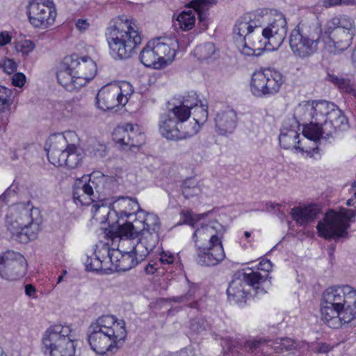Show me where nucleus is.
Instances as JSON below:
<instances>
[{
	"instance_id": "nucleus-35",
	"label": "nucleus",
	"mask_w": 356,
	"mask_h": 356,
	"mask_svg": "<svg viewBox=\"0 0 356 356\" xmlns=\"http://www.w3.org/2000/svg\"><path fill=\"white\" fill-rule=\"evenodd\" d=\"M140 60L145 66L156 69L163 67L158 55L156 54L155 46L152 40L143 48L140 54Z\"/></svg>"
},
{
	"instance_id": "nucleus-3",
	"label": "nucleus",
	"mask_w": 356,
	"mask_h": 356,
	"mask_svg": "<svg viewBox=\"0 0 356 356\" xmlns=\"http://www.w3.org/2000/svg\"><path fill=\"white\" fill-rule=\"evenodd\" d=\"M126 337L124 321L111 315L100 316L92 322L88 334L91 349L99 355L115 353L124 344Z\"/></svg>"
},
{
	"instance_id": "nucleus-42",
	"label": "nucleus",
	"mask_w": 356,
	"mask_h": 356,
	"mask_svg": "<svg viewBox=\"0 0 356 356\" xmlns=\"http://www.w3.org/2000/svg\"><path fill=\"white\" fill-rule=\"evenodd\" d=\"M266 277V274L262 275L259 272L252 271L249 273H244L241 278L244 281V284L246 286H252L256 289H258L259 287L257 285L264 282Z\"/></svg>"
},
{
	"instance_id": "nucleus-31",
	"label": "nucleus",
	"mask_w": 356,
	"mask_h": 356,
	"mask_svg": "<svg viewBox=\"0 0 356 356\" xmlns=\"http://www.w3.org/2000/svg\"><path fill=\"white\" fill-rule=\"evenodd\" d=\"M215 122L217 131L220 134H231L236 127V113L232 109L219 112L216 115Z\"/></svg>"
},
{
	"instance_id": "nucleus-27",
	"label": "nucleus",
	"mask_w": 356,
	"mask_h": 356,
	"mask_svg": "<svg viewBox=\"0 0 356 356\" xmlns=\"http://www.w3.org/2000/svg\"><path fill=\"white\" fill-rule=\"evenodd\" d=\"M67 56L65 57L62 63L59 65L57 71L58 82L69 91L78 90L81 88L76 83V78Z\"/></svg>"
},
{
	"instance_id": "nucleus-10",
	"label": "nucleus",
	"mask_w": 356,
	"mask_h": 356,
	"mask_svg": "<svg viewBox=\"0 0 356 356\" xmlns=\"http://www.w3.org/2000/svg\"><path fill=\"white\" fill-rule=\"evenodd\" d=\"M133 89L128 82L120 85L111 84L102 87L96 97L97 107L104 111H110L118 106H124L132 94Z\"/></svg>"
},
{
	"instance_id": "nucleus-50",
	"label": "nucleus",
	"mask_w": 356,
	"mask_h": 356,
	"mask_svg": "<svg viewBox=\"0 0 356 356\" xmlns=\"http://www.w3.org/2000/svg\"><path fill=\"white\" fill-rule=\"evenodd\" d=\"M276 343L282 346V352L292 350L296 348V343L289 338L277 339Z\"/></svg>"
},
{
	"instance_id": "nucleus-52",
	"label": "nucleus",
	"mask_w": 356,
	"mask_h": 356,
	"mask_svg": "<svg viewBox=\"0 0 356 356\" xmlns=\"http://www.w3.org/2000/svg\"><path fill=\"white\" fill-rule=\"evenodd\" d=\"M325 7H331L339 5H355L356 0H324Z\"/></svg>"
},
{
	"instance_id": "nucleus-19",
	"label": "nucleus",
	"mask_w": 356,
	"mask_h": 356,
	"mask_svg": "<svg viewBox=\"0 0 356 356\" xmlns=\"http://www.w3.org/2000/svg\"><path fill=\"white\" fill-rule=\"evenodd\" d=\"M225 232V227L217 221H211L208 224L202 225L193 234L195 246L200 248L222 243Z\"/></svg>"
},
{
	"instance_id": "nucleus-58",
	"label": "nucleus",
	"mask_w": 356,
	"mask_h": 356,
	"mask_svg": "<svg viewBox=\"0 0 356 356\" xmlns=\"http://www.w3.org/2000/svg\"><path fill=\"white\" fill-rule=\"evenodd\" d=\"M159 268V264L156 262L149 263L145 268L147 274L153 275Z\"/></svg>"
},
{
	"instance_id": "nucleus-37",
	"label": "nucleus",
	"mask_w": 356,
	"mask_h": 356,
	"mask_svg": "<svg viewBox=\"0 0 356 356\" xmlns=\"http://www.w3.org/2000/svg\"><path fill=\"white\" fill-rule=\"evenodd\" d=\"M208 107L207 105L201 102L198 106L193 109V117L186 120L187 126L191 125L193 123L195 127V135L199 131L201 124H203L208 118Z\"/></svg>"
},
{
	"instance_id": "nucleus-14",
	"label": "nucleus",
	"mask_w": 356,
	"mask_h": 356,
	"mask_svg": "<svg viewBox=\"0 0 356 356\" xmlns=\"http://www.w3.org/2000/svg\"><path fill=\"white\" fill-rule=\"evenodd\" d=\"M28 15L34 27L47 29L54 24L57 11L53 0H31Z\"/></svg>"
},
{
	"instance_id": "nucleus-63",
	"label": "nucleus",
	"mask_w": 356,
	"mask_h": 356,
	"mask_svg": "<svg viewBox=\"0 0 356 356\" xmlns=\"http://www.w3.org/2000/svg\"><path fill=\"white\" fill-rule=\"evenodd\" d=\"M234 341H229V339H225L223 340V342L222 343V347L227 348V350L230 351L232 349V347L234 346L233 345Z\"/></svg>"
},
{
	"instance_id": "nucleus-20",
	"label": "nucleus",
	"mask_w": 356,
	"mask_h": 356,
	"mask_svg": "<svg viewBox=\"0 0 356 356\" xmlns=\"http://www.w3.org/2000/svg\"><path fill=\"white\" fill-rule=\"evenodd\" d=\"M74 73L76 78V84L84 86L94 79L97 74V65L88 56H79L76 54L68 56Z\"/></svg>"
},
{
	"instance_id": "nucleus-7",
	"label": "nucleus",
	"mask_w": 356,
	"mask_h": 356,
	"mask_svg": "<svg viewBox=\"0 0 356 356\" xmlns=\"http://www.w3.org/2000/svg\"><path fill=\"white\" fill-rule=\"evenodd\" d=\"M264 17L257 13H248L239 17L233 28L234 39L239 51L245 56H256L262 42L258 35L261 33Z\"/></svg>"
},
{
	"instance_id": "nucleus-29",
	"label": "nucleus",
	"mask_w": 356,
	"mask_h": 356,
	"mask_svg": "<svg viewBox=\"0 0 356 356\" xmlns=\"http://www.w3.org/2000/svg\"><path fill=\"white\" fill-rule=\"evenodd\" d=\"M309 124L304 126L302 130L303 138L302 139H307L309 147L315 146V148L311 149V154H307L309 156H313L314 154L318 152V142L320 138L324 135L325 136V124L312 122L308 120Z\"/></svg>"
},
{
	"instance_id": "nucleus-16",
	"label": "nucleus",
	"mask_w": 356,
	"mask_h": 356,
	"mask_svg": "<svg viewBox=\"0 0 356 356\" xmlns=\"http://www.w3.org/2000/svg\"><path fill=\"white\" fill-rule=\"evenodd\" d=\"M158 243L159 234L145 231L136 238L122 240L121 248L130 246L129 250L140 263L155 248Z\"/></svg>"
},
{
	"instance_id": "nucleus-57",
	"label": "nucleus",
	"mask_w": 356,
	"mask_h": 356,
	"mask_svg": "<svg viewBox=\"0 0 356 356\" xmlns=\"http://www.w3.org/2000/svg\"><path fill=\"white\" fill-rule=\"evenodd\" d=\"M183 216L184 222L186 224H190L194 227L195 216L191 211H183L181 213Z\"/></svg>"
},
{
	"instance_id": "nucleus-53",
	"label": "nucleus",
	"mask_w": 356,
	"mask_h": 356,
	"mask_svg": "<svg viewBox=\"0 0 356 356\" xmlns=\"http://www.w3.org/2000/svg\"><path fill=\"white\" fill-rule=\"evenodd\" d=\"M26 81V77L22 73H16L13 75L12 83L15 86L22 87Z\"/></svg>"
},
{
	"instance_id": "nucleus-32",
	"label": "nucleus",
	"mask_w": 356,
	"mask_h": 356,
	"mask_svg": "<svg viewBox=\"0 0 356 356\" xmlns=\"http://www.w3.org/2000/svg\"><path fill=\"white\" fill-rule=\"evenodd\" d=\"M135 228L139 229L140 234L145 231H149L150 233L158 232L160 229V222L158 216L152 213H145L141 209L136 217Z\"/></svg>"
},
{
	"instance_id": "nucleus-17",
	"label": "nucleus",
	"mask_w": 356,
	"mask_h": 356,
	"mask_svg": "<svg viewBox=\"0 0 356 356\" xmlns=\"http://www.w3.org/2000/svg\"><path fill=\"white\" fill-rule=\"evenodd\" d=\"M210 4V0H193L191 1L189 6L190 8H193V10L183 11L177 16V21L180 29L184 31L192 29L195 26L196 13L198 15L199 22L207 27V10L209 9Z\"/></svg>"
},
{
	"instance_id": "nucleus-18",
	"label": "nucleus",
	"mask_w": 356,
	"mask_h": 356,
	"mask_svg": "<svg viewBox=\"0 0 356 356\" xmlns=\"http://www.w3.org/2000/svg\"><path fill=\"white\" fill-rule=\"evenodd\" d=\"M76 138L77 135L72 131L51 135L48 139L46 147L49 162L54 165L59 163L63 154Z\"/></svg>"
},
{
	"instance_id": "nucleus-21",
	"label": "nucleus",
	"mask_w": 356,
	"mask_h": 356,
	"mask_svg": "<svg viewBox=\"0 0 356 356\" xmlns=\"http://www.w3.org/2000/svg\"><path fill=\"white\" fill-rule=\"evenodd\" d=\"M111 207V213L114 214L117 224H120V220L135 219L141 211L137 200L128 196L114 197Z\"/></svg>"
},
{
	"instance_id": "nucleus-9",
	"label": "nucleus",
	"mask_w": 356,
	"mask_h": 356,
	"mask_svg": "<svg viewBox=\"0 0 356 356\" xmlns=\"http://www.w3.org/2000/svg\"><path fill=\"white\" fill-rule=\"evenodd\" d=\"M356 216V210L341 208L339 211L329 210L318 222V235L326 240L345 237L350 221Z\"/></svg>"
},
{
	"instance_id": "nucleus-51",
	"label": "nucleus",
	"mask_w": 356,
	"mask_h": 356,
	"mask_svg": "<svg viewBox=\"0 0 356 356\" xmlns=\"http://www.w3.org/2000/svg\"><path fill=\"white\" fill-rule=\"evenodd\" d=\"M175 255L169 251H162L160 254L159 261L161 264H172L175 261Z\"/></svg>"
},
{
	"instance_id": "nucleus-4",
	"label": "nucleus",
	"mask_w": 356,
	"mask_h": 356,
	"mask_svg": "<svg viewBox=\"0 0 356 356\" xmlns=\"http://www.w3.org/2000/svg\"><path fill=\"white\" fill-rule=\"evenodd\" d=\"M42 216L38 209L30 202L12 205L6 217L5 225L10 238L27 243L37 238L41 230Z\"/></svg>"
},
{
	"instance_id": "nucleus-46",
	"label": "nucleus",
	"mask_w": 356,
	"mask_h": 356,
	"mask_svg": "<svg viewBox=\"0 0 356 356\" xmlns=\"http://www.w3.org/2000/svg\"><path fill=\"white\" fill-rule=\"evenodd\" d=\"M35 44L30 40H21L15 42L14 48L19 53L26 56L35 49Z\"/></svg>"
},
{
	"instance_id": "nucleus-1",
	"label": "nucleus",
	"mask_w": 356,
	"mask_h": 356,
	"mask_svg": "<svg viewBox=\"0 0 356 356\" xmlns=\"http://www.w3.org/2000/svg\"><path fill=\"white\" fill-rule=\"evenodd\" d=\"M356 34V26L353 18L339 15L328 20L322 35L321 25L316 21L301 22L292 30L289 38L290 49L294 56L305 58L318 49L322 38L325 47L331 53L346 50Z\"/></svg>"
},
{
	"instance_id": "nucleus-26",
	"label": "nucleus",
	"mask_w": 356,
	"mask_h": 356,
	"mask_svg": "<svg viewBox=\"0 0 356 356\" xmlns=\"http://www.w3.org/2000/svg\"><path fill=\"white\" fill-rule=\"evenodd\" d=\"M152 41L163 67L170 63L176 55V49L178 47L177 40L170 38H159Z\"/></svg>"
},
{
	"instance_id": "nucleus-55",
	"label": "nucleus",
	"mask_w": 356,
	"mask_h": 356,
	"mask_svg": "<svg viewBox=\"0 0 356 356\" xmlns=\"http://www.w3.org/2000/svg\"><path fill=\"white\" fill-rule=\"evenodd\" d=\"M272 268V263L268 259H263L258 265V269L264 271L267 275V273L270 272Z\"/></svg>"
},
{
	"instance_id": "nucleus-54",
	"label": "nucleus",
	"mask_w": 356,
	"mask_h": 356,
	"mask_svg": "<svg viewBox=\"0 0 356 356\" xmlns=\"http://www.w3.org/2000/svg\"><path fill=\"white\" fill-rule=\"evenodd\" d=\"M195 351L191 348H186L174 353L168 354L164 356H195Z\"/></svg>"
},
{
	"instance_id": "nucleus-13",
	"label": "nucleus",
	"mask_w": 356,
	"mask_h": 356,
	"mask_svg": "<svg viewBox=\"0 0 356 356\" xmlns=\"http://www.w3.org/2000/svg\"><path fill=\"white\" fill-rule=\"evenodd\" d=\"M195 124L187 126L186 120L174 115L170 109L168 114L161 117L159 131L168 140L186 139L195 136Z\"/></svg>"
},
{
	"instance_id": "nucleus-2",
	"label": "nucleus",
	"mask_w": 356,
	"mask_h": 356,
	"mask_svg": "<svg viewBox=\"0 0 356 356\" xmlns=\"http://www.w3.org/2000/svg\"><path fill=\"white\" fill-rule=\"evenodd\" d=\"M322 320L337 329L356 318V289L350 285L328 287L323 293Z\"/></svg>"
},
{
	"instance_id": "nucleus-25",
	"label": "nucleus",
	"mask_w": 356,
	"mask_h": 356,
	"mask_svg": "<svg viewBox=\"0 0 356 356\" xmlns=\"http://www.w3.org/2000/svg\"><path fill=\"white\" fill-rule=\"evenodd\" d=\"M197 262L202 266H215L225 257L222 243L197 248Z\"/></svg>"
},
{
	"instance_id": "nucleus-44",
	"label": "nucleus",
	"mask_w": 356,
	"mask_h": 356,
	"mask_svg": "<svg viewBox=\"0 0 356 356\" xmlns=\"http://www.w3.org/2000/svg\"><path fill=\"white\" fill-rule=\"evenodd\" d=\"M214 51V44L212 42H207L196 47L194 50V54L198 59L204 60L211 57Z\"/></svg>"
},
{
	"instance_id": "nucleus-60",
	"label": "nucleus",
	"mask_w": 356,
	"mask_h": 356,
	"mask_svg": "<svg viewBox=\"0 0 356 356\" xmlns=\"http://www.w3.org/2000/svg\"><path fill=\"white\" fill-rule=\"evenodd\" d=\"M76 28L80 31H85L89 26V23L84 19H79L76 23Z\"/></svg>"
},
{
	"instance_id": "nucleus-8",
	"label": "nucleus",
	"mask_w": 356,
	"mask_h": 356,
	"mask_svg": "<svg viewBox=\"0 0 356 356\" xmlns=\"http://www.w3.org/2000/svg\"><path fill=\"white\" fill-rule=\"evenodd\" d=\"M71 326L54 324L48 327L42 338L44 353L48 356H74L75 339Z\"/></svg>"
},
{
	"instance_id": "nucleus-33",
	"label": "nucleus",
	"mask_w": 356,
	"mask_h": 356,
	"mask_svg": "<svg viewBox=\"0 0 356 356\" xmlns=\"http://www.w3.org/2000/svg\"><path fill=\"white\" fill-rule=\"evenodd\" d=\"M83 154L80 149L72 143L60 159L59 163L54 166H66L74 169L78 168L82 163Z\"/></svg>"
},
{
	"instance_id": "nucleus-12",
	"label": "nucleus",
	"mask_w": 356,
	"mask_h": 356,
	"mask_svg": "<svg viewBox=\"0 0 356 356\" xmlns=\"http://www.w3.org/2000/svg\"><path fill=\"white\" fill-rule=\"evenodd\" d=\"M284 81L283 75L277 71H258L252 76L250 90L256 97L273 95L280 91Z\"/></svg>"
},
{
	"instance_id": "nucleus-5",
	"label": "nucleus",
	"mask_w": 356,
	"mask_h": 356,
	"mask_svg": "<svg viewBox=\"0 0 356 356\" xmlns=\"http://www.w3.org/2000/svg\"><path fill=\"white\" fill-rule=\"evenodd\" d=\"M300 120H312L325 124V136H331L337 130L346 129L348 120L342 111L333 103L325 100L305 101L295 111Z\"/></svg>"
},
{
	"instance_id": "nucleus-41",
	"label": "nucleus",
	"mask_w": 356,
	"mask_h": 356,
	"mask_svg": "<svg viewBox=\"0 0 356 356\" xmlns=\"http://www.w3.org/2000/svg\"><path fill=\"white\" fill-rule=\"evenodd\" d=\"M181 190L185 199H190L201 193L199 183L193 178H188L184 180L181 185Z\"/></svg>"
},
{
	"instance_id": "nucleus-38",
	"label": "nucleus",
	"mask_w": 356,
	"mask_h": 356,
	"mask_svg": "<svg viewBox=\"0 0 356 356\" xmlns=\"http://www.w3.org/2000/svg\"><path fill=\"white\" fill-rule=\"evenodd\" d=\"M91 212L93 218L100 222H107L108 224L113 225L115 223L114 214L111 213V207H108L103 204L101 205L95 204L92 205Z\"/></svg>"
},
{
	"instance_id": "nucleus-43",
	"label": "nucleus",
	"mask_w": 356,
	"mask_h": 356,
	"mask_svg": "<svg viewBox=\"0 0 356 356\" xmlns=\"http://www.w3.org/2000/svg\"><path fill=\"white\" fill-rule=\"evenodd\" d=\"M13 102V92L10 89L0 86V112L8 110Z\"/></svg>"
},
{
	"instance_id": "nucleus-6",
	"label": "nucleus",
	"mask_w": 356,
	"mask_h": 356,
	"mask_svg": "<svg viewBox=\"0 0 356 356\" xmlns=\"http://www.w3.org/2000/svg\"><path fill=\"white\" fill-rule=\"evenodd\" d=\"M141 40L138 27L131 18L120 17L107 33L111 53L120 59L131 57Z\"/></svg>"
},
{
	"instance_id": "nucleus-45",
	"label": "nucleus",
	"mask_w": 356,
	"mask_h": 356,
	"mask_svg": "<svg viewBox=\"0 0 356 356\" xmlns=\"http://www.w3.org/2000/svg\"><path fill=\"white\" fill-rule=\"evenodd\" d=\"M266 343H268L265 339H252L243 341L239 345L247 351L254 352L257 350L263 351L264 350V347L266 346Z\"/></svg>"
},
{
	"instance_id": "nucleus-24",
	"label": "nucleus",
	"mask_w": 356,
	"mask_h": 356,
	"mask_svg": "<svg viewBox=\"0 0 356 356\" xmlns=\"http://www.w3.org/2000/svg\"><path fill=\"white\" fill-rule=\"evenodd\" d=\"M109 249L104 245L102 252L106 254V258L117 271H127L136 266L139 262L129 249Z\"/></svg>"
},
{
	"instance_id": "nucleus-59",
	"label": "nucleus",
	"mask_w": 356,
	"mask_h": 356,
	"mask_svg": "<svg viewBox=\"0 0 356 356\" xmlns=\"http://www.w3.org/2000/svg\"><path fill=\"white\" fill-rule=\"evenodd\" d=\"M266 341L268 343H266V347H270L273 348L275 352L277 353H282V346H280L279 343H276V340L271 341V340H266Z\"/></svg>"
},
{
	"instance_id": "nucleus-34",
	"label": "nucleus",
	"mask_w": 356,
	"mask_h": 356,
	"mask_svg": "<svg viewBox=\"0 0 356 356\" xmlns=\"http://www.w3.org/2000/svg\"><path fill=\"white\" fill-rule=\"evenodd\" d=\"M244 281L241 277L234 279L227 289L228 299L234 303H242L245 302V298L248 293L245 289Z\"/></svg>"
},
{
	"instance_id": "nucleus-64",
	"label": "nucleus",
	"mask_w": 356,
	"mask_h": 356,
	"mask_svg": "<svg viewBox=\"0 0 356 356\" xmlns=\"http://www.w3.org/2000/svg\"><path fill=\"white\" fill-rule=\"evenodd\" d=\"M329 350H330L329 346L325 344L321 345L319 348L320 353H327L329 351Z\"/></svg>"
},
{
	"instance_id": "nucleus-36",
	"label": "nucleus",
	"mask_w": 356,
	"mask_h": 356,
	"mask_svg": "<svg viewBox=\"0 0 356 356\" xmlns=\"http://www.w3.org/2000/svg\"><path fill=\"white\" fill-rule=\"evenodd\" d=\"M119 225L115 234L120 238L119 246L121 248V241L124 239L136 238L140 234V230L135 228L136 218L134 220H125L122 224Z\"/></svg>"
},
{
	"instance_id": "nucleus-15",
	"label": "nucleus",
	"mask_w": 356,
	"mask_h": 356,
	"mask_svg": "<svg viewBox=\"0 0 356 356\" xmlns=\"http://www.w3.org/2000/svg\"><path fill=\"white\" fill-rule=\"evenodd\" d=\"M26 266V259L18 252L8 250L0 254V276L3 279L13 280L23 277Z\"/></svg>"
},
{
	"instance_id": "nucleus-30",
	"label": "nucleus",
	"mask_w": 356,
	"mask_h": 356,
	"mask_svg": "<svg viewBox=\"0 0 356 356\" xmlns=\"http://www.w3.org/2000/svg\"><path fill=\"white\" fill-rule=\"evenodd\" d=\"M201 102L195 92H190L184 95L178 104L172 108V113L180 119L188 120L191 115V110L198 106Z\"/></svg>"
},
{
	"instance_id": "nucleus-62",
	"label": "nucleus",
	"mask_w": 356,
	"mask_h": 356,
	"mask_svg": "<svg viewBox=\"0 0 356 356\" xmlns=\"http://www.w3.org/2000/svg\"><path fill=\"white\" fill-rule=\"evenodd\" d=\"M191 328L193 331L200 333L202 330H204V327L199 324V323L196 321H193L191 323Z\"/></svg>"
},
{
	"instance_id": "nucleus-61",
	"label": "nucleus",
	"mask_w": 356,
	"mask_h": 356,
	"mask_svg": "<svg viewBox=\"0 0 356 356\" xmlns=\"http://www.w3.org/2000/svg\"><path fill=\"white\" fill-rule=\"evenodd\" d=\"M35 288L33 285L26 284L25 286V293L29 297H35Z\"/></svg>"
},
{
	"instance_id": "nucleus-23",
	"label": "nucleus",
	"mask_w": 356,
	"mask_h": 356,
	"mask_svg": "<svg viewBox=\"0 0 356 356\" xmlns=\"http://www.w3.org/2000/svg\"><path fill=\"white\" fill-rule=\"evenodd\" d=\"M116 143L129 147H138L144 143V136L138 124L127 123L118 126L113 132Z\"/></svg>"
},
{
	"instance_id": "nucleus-22",
	"label": "nucleus",
	"mask_w": 356,
	"mask_h": 356,
	"mask_svg": "<svg viewBox=\"0 0 356 356\" xmlns=\"http://www.w3.org/2000/svg\"><path fill=\"white\" fill-rule=\"evenodd\" d=\"M299 136L296 126H289L284 123L280 130V144L284 149H296L307 154H311V149L315 148V146L309 147L308 140L300 139Z\"/></svg>"
},
{
	"instance_id": "nucleus-56",
	"label": "nucleus",
	"mask_w": 356,
	"mask_h": 356,
	"mask_svg": "<svg viewBox=\"0 0 356 356\" xmlns=\"http://www.w3.org/2000/svg\"><path fill=\"white\" fill-rule=\"evenodd\" d=\"M12 35L8 31L0 32V47H3L10 43Z\"/></svg>"
},
{
	"instance_id": "nucleus-47",
	"label": "nucleus",
	"mask_w": 356,
	"mask_h": 356,
	"mask_svg": "<svg viewBox=\"0 0 356 356\" xmlns=\"http://www.w3.org/2000/svg\"><path fill=\"white\" fill-rule=\"evenodd\" d=\"M72 194L74 201L76 204L90 205L92 202H94V199L92 197H90V196L85 194L76 187L73 186Z\"/></svg>"
},
{
	"instance_id": "nucleus-49",
	"label": "nucleus",
	"mask_w": 356,
	"mask_h": 356,
	"mask_svg": "<svg viewBox=\"0 0 356 356\" xmlns=\"http://www.w3.org/2000/svg\"><path fill=\"white\" fill-rule=\"evenodd\" d=\"M328 80L337 85L341 90L345 92H350L351 89V86L349 85V83L347 80L344 79L339 78L334 75H329Z\"/></svg>"
},
{
	"instance_id": "nucleus-28",
	"label": "nucleus",
	"mask_w": 356,
	"mask_h": 356,
	"mask_svg": "<svg viewBox=\"0 0 356 356\" xmlns=\"http://www.w3.org/2000/svg\"><path fill=\"white\" fill-rule=\"evenodd\" d=\"M321 209L316 204L295 207L290 214L293 221L300 227H306L313 222L320 213Z\"/></svg>"
},
{
	"instance_id": "nucleus-48",
	"label": "nucleus",
	"mask_w": 356,
	"mask_h": 356,
	"mask_svg": "<svg viewBox=\"0 0 356 356\" xmlns=\"http://www.w3.org/2000/svg\"><path fill=\"white\" fill-rule=\"evenodd\" d=\"M17 68V64L12 58H3L0 60V69L8 74L14 73Z\"/></svg>"
},
{
	"instance_id": "nucleus-39",
	"label": "nucleus",
	"mask_w": 356,
	"mask_h": 356,
	"mask_svg": "<svg viewBox=\"0 0 356 356\" xmlns=\"http://www.w3.org/2000/svg\"><path fill=\"white\" fill-rule=\"evenodd\" d=\"M98 186V183L95 178L92 179L86 175L83 176L81 179L76 180L74 184V187L80 189L81 191L93 199L95 197L94 191H99Z\"/></svg>"
},
{
	"instance_id": "nucleus-11",
	"label": "nucleus",
	"mask_w": 356,
	"mask_h": 356,
	"mask_svg": "<svg viewBox=\"0 0 356 356\" xmlns=\"http://www.w3.org/2000/svg\"><path fill=\"white\" fill-rule=\"evenodd\" d=\"M287 33V23L284 16L276 14L273 19L265 28L261 26V33L258 35L259 40L262 47L257 48L256 56H259L264 50L268 51L277 49L283 43Z\"/></svg>"
},
{
	"instance_id": "nucleus-40",
	"label": "nucleus",
	"mask_w": 356,
	"mask_h": 356,
	"mask_svg": "<svg viewBox=\"0 0 356 356\" xmlns=\"http://www.w3.org/2000/svg\"><path fill=\"white\" fill-rule=\"evenodd\" d=\"M109 261L106 258V254L102 252V248L97 252H95L94 257H88L86 261V270L90 271H97L103 268L104 264H106Z\"/></svg>"
}]
</instances>
